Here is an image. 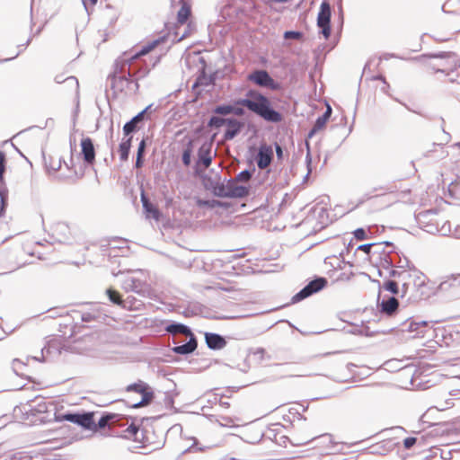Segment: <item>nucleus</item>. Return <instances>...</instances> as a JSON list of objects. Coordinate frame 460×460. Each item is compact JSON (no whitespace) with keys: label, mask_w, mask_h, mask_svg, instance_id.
Here are the masks:
<instances>
[{"label":"nucleus","mask_w":460,"mask_h":460,"mask_svg":"<svg viewBox=\"0 0 460 460\" xmlns=\"http://www.w3.org/2000/svg\"><path fill=\"white\" fill-rule=\"evenodd\" d=\"M247 111L266 122L277 124L283 120L282 113L273 107L270 99L255 88L246 90L243 97L216 105L212 109V113L213 116L223 118H226L227 115L244 117Z\"/></svg>","instance_id":"1"},{"label":"nucleus","mask_w":460,"mask_h":460,"mask_svg":"<svg viewBox=\"0 0 460 460\" xmlns=\"http://www.w3.org/2000/svg\"><path fill=\"white\" fill-rule=\"evenodd\" d=\"M74 314L64 315L59 323L58 334L47 337L45 345H66L68 339L74 338L73 342H82L84 345H101L106 333L101 331H92L89 327L75 323Z\"/></svg>","instance_id":"2"},{"label":"nucleus","mask_w":460,"mask_h":460,"mask_svg":"<svg viewBox=\"0 0 460 460\" xmlns=\"http://www.w3.org/2000/svg\"><path fill=\"white\" fill-rule=\"evenodd\" d=\"M403 325L405 330L411 333L414 332L412 338H420L423 341L420 345H427L434 341L435 345H449L446 335V329L443 327L434 328L433 324L428 321H417L411 317L407 319Z\"/></svg>","instance_id":"3"},{"label":"nucleus","mask_w":460,"mask_h":460,"mask_svg":"<svg viewBox=\"0 0 460 460\" xmlns=\"http://www.w3.org/2000/svg\"><path fill=\"white\" fill-rule=\"evenodd\" d=\"M132 66H127L118 58L113 65V71L108 75L107 80L111 82V89L113 96L117 97L118 93L137 94L139 91V84L133 79L131 75Z\"/></svg>","instance_id":"4"},{"label":"nucleus","mask_w":460,"mask_h":460,"mask_svg":"<svg viewBox=\"0 0 460 460\" xmlns=\"http://www.w3.org/2000/svg\"><path fill=\"white\" fill-rule=\"evenodd\" d=\"M202 181L204 188L218 198L244 199L250 194V186L234 184L233 181L224 184L204 174Z\"/></svg>","instance_id":"5"},{"label":"nucleus","mask_w":460,"mask_h":460,"mask_svg":"<svg viewBox=\"0 0 460 460\" xmlns=\"http://www.w3.org/2000/svg\"><path fill=\"white\" fill-rule=\"evenodd\" d=\"M246 122L236 117H218L211 116L208 122L207 127L210 129H219L221 127H226L223 134L224 141H231L235 138L245 128Z\"/></svg>","instance_id":"6"},{"label":"nucleus","mask_w":460,"mask_h":460,"mask_svg":"<svg viewBox=\"0 0 460 460\" xmlns=\"http://www.w3.org/2000/svg\"><path fill=\"white\" fill-rule=\"evenodd\" d=\"M167 38L168 34L162 35L157 39L148 41L146 44L141 46V48L136 51L130 50L123 52L122 55L119 58H120V61L124 63V65H127L128 66H133L135 61H137V59H140L143 56H146L148 53H150L161 43L165 42Z\"/></svg>","instance_id":"7"},{"label":"nucleus","mask_w":460,"mask_h":460,"mask_svg":"<svg viewBox=\"0 0 460 460\" xmlns=\"http://www.w3.org/2000/svg\"><path fill=\"white\" fill-rule=\"evenodd\" d=\"M247 80L259 87L274 92H279L283 89L282 84L274 80L265 69H253L248 74Z\"/></svg>","instance_id":"8"},{"label":"nucleus","mask_w":460,"mask_h":460,"mask_svg":"<svg viewBox=\"0 0 460 460\" xmlns=\"http://www.w3.org/2000/svg\"><path fill=\"white\" fill-rule=\"evenodd\" d=\"M328 285V279L325 277L314 276L301 290L296 293L290 300L291 305L297 304L305 298L320 292Z\"/></svg>","instance_id":"9"},{"label":"nucleus","mask_w":460,"mask_h":460,"mask_svg":"<svg viewBox=\"0 0 460 460\" xmlns=\"http://www.w3.org/2000/svg\"><path fill=\"white\" fill-rule=\"evenodd\" d=\"M436 295H444L449 299L460 298V273L447 276L437 287Z\"/></svg>","instance_id":"10"},{"label":"nucleus","mask_w":460,"mask_h":460,"mask_svg":"<svg viewBox=\"0 0 460 460\" xmlns=\"http://www.w3.org/2000/svg\"><path fill=\"white\" fill-rule=\"evenodd\" d=\"M374 249L372 251V258L371 260L374 261H379L381 267L384 269L391 268V260L388 256V253L395 249V245L394 243L389 241L380 242V243H373Z\"/></svg>","instance_id":"11"},{"label":"nucleus","mask_w":460,"mask_h":460,"mask_svg":"<svg viewBox=\"0 0 460 460\" xmlns=\"http://www.w3.org/2000/svg\"><path fill=\"white\" fill-rule=\"evenodd\" d=\"M126 391L128 393H137L141 395V400L132 404V407L134 408L146 406L154 399V392L152 388L146 383L141 380L128 385L126 387Z\"/></svg>","instance_id":"12"},{"label":"nucleus","mask_w":460,"mask_h":460,"mask_svg":"<svg viewBox=\"0 0 460 460\" xmlns=\"http://www.w3.org/2000/svg\"><path fill=\"white\" fill-rule=\"evenodd\" d=\"M152 107L153 104L147 105L124 124L123 134L125 137L137 133L143 127L144 122L148 119L147 112L151 111Z\"/></svg>","instance_id":"13"},{"label":"nucleus","mask_w":460,"mask_h":460,"mask_svg":"<svg viewBox=\"0 0 460 460\" xmlns=\"http://www.w3.org/2000/svg\"><path fill=\"white\" fill-rule=\"evenodd\" d=\"M377 308L381 314L386 316H394L399 312V301L394 296L385 295L381 296L379 292L377 295Z\"/></svg>","instance_id":"14"},{"label":"nucleus","mask_w":460,"mask_h":460,"mask_svg":"<svg viewBox=\"0 0 460 460\" xmlns=\"http://www.w3.org/2000/svg\"><path fill=\"white\" fill-rule=\"evenodd\" d=\"M51 238L53 243L62 244H72L74 240L69 226L64 222H58L53 226Z\"/></svg>","instance_id":"15"},{"label":"nucleus","mask_w":460,"mask_h":460,"mask_svg":"<svg viewBox=\"0 0 460 460\" xmlns=\"http://www.w3.org/2000/svg\"><path fill=\"white\" fill-rule=\"evenodd\" d=\"M81 153L82 159L86 165H92L95 162L96 152L93 141L90 137H84L81 139Z\"/></svg>","instance_id":"16"},{"label":"nucleus","mask_w":460,"mask_h":460,"mask_svg":"<svg viewBox=\"0 0 460 460\" xmlns=\"http://www.w3.org/2000/svg\"><path fill=\"white\" fill-rule=\"evenodd\" d=\"M209 147V144H202L198 149V159L194 165V172L196 174L200 175L199 165H203L204 168H208L212 164V155Z\"/></svg>","instance_id":"17"},{"label":"nucleus","mask_w":460,"mask_h":460,"mask_svg":"<svg viewBox=\"0 0 460 460\" xmlns=\"http://www.w3.org/2000/svg\"><path fill=\"white\" fill-rule=\"evenodd\" d=\"M178 5H180L181 8L177 13L176 22L172 24L170 22L164 23V27L168 31L166 34L168 35L171 34V27L172 29H179L180 26L184 25L187 22L189 17L191 14V7L190 3L178 4Z\"/></svg>","instance_id":"18"},{"label":"nucleus","mask_w":460,"mask_h":460,"mask_svg":"<svg viewBox=\"0 0 460 460\" xmlns=\"http://www.w3.org/2000/svg\"><path fill=\"white\" fill-rule=\"evenodd\" d=\"M164 330L172 336V341H181L178 336H184L186 332H190V326L173 321L166 323Z\"/></svg>","instance_id":"19"},{"label":"nucleus","mask_w":460,"mask_h":460,"mask_svg":"<svg viewBox=\"0 0 460 460\" xmlns=\"http://www.w3.org/2000/svg\"><path fill=\"white\" fill-rule=\"evenodd\" d=\"M273 160V150L270 146L262 145L260 146L256 163L260 169H265Z\"/></svg>","instance_id":"20"},{"label":"nucleus","mask_w":460,"mask_h":460,"mask_svg":"<svg viewBox=\"0 0 460 460\" xmlns=\"http://www.w3.org/2000/svg\"><path fill=\"white\" fill-rule=\"evenodd\" d=\"M140 199L142 208L146 217H152L155 220H159L162 217L161 211L154 203L151 202V200L149 199V198L146 196V192L143 190L141 191Z\"/></svg>","instance_id":"21"},{"label":"nucleus","mask_w":460,"mask_h":460,"mask_svg":"<svg viewBox=\"0 0 460 460\" xmlns=\"http://www.w3.org/2000/svg\"><path fill=\"white\" fill-rule=\"evenodd\" d=\"M430 69H432L435 73H441L444 74L445 76L448 77L449 82H451L452 76H456V74H458L460 70V63L457 64L456 61H454V65H450L449 63L442 64V67H436L433 64L428 65Z\"/></svg>","instance_id":"22"},{"label":"nucleus","mask_w":460,"mask_h":460,"mask_svg":"<svg viewBox=\"0 0 460 460\" xmlns=\"http://www.w3.org/2000/svg\"><path fill=\"white\" fill-rule=\"evenodd\" d=\"M151 68L148 67L146 62L142 59H137L134 62L131 69V75L134 80L137 83L140 79L145 78L150 73Z\"/></svg>","instance_id":"23"},{"label":"nucleus","mask_w":460,"mask_h":460,"mask_svg":"<svg viewBox=\"0 0 460 460\" xmlns=\"http://www.w3.org/2000/svg\"><path fill=\"white\" fill-rule=\"evenodd\" d=\"M319 131H320L319 128H317L314 125H313V127L307 132V135H306V137H305V146H306V155H305V165H306V169H307V173L305 176V180L310 175V173L312 172V170H313L312 169L313 158H312V155H311L310 144L308 142V139L312 138Z\"/></svg>","instance_id":"24"},{"label":"nucleus","mask_w":460,"mask_h":460,"mask_svg":"<svg viewBox=\"0 0 460 460\" xmlns=\"http://www.w3.org/2000/svg\"><path fill=\"white\" fill-rule=\"evenodd\" d=\"M332 9L330 4L323 0L317 14V26L331 24Z\"/></svg>","instance_id":"25"},{"label":"nucleus","mask_w":460,"mask_h":460,"mask_svg":"<svg viewBox=\"0 0 460 460\" xmlns=\"http://www.w3.org/2000/svg\"><path fill=\"white\" fill-rule=\"evenodd\" d=\"M132 292L137 294L142 297H152L154 294V290L152 289L150 284L146 281H143L139 279L136 278V283L132 288Z\"/></svg>","instance_id":"26"},{"label":"nucleus","mask_w":460,"mask_h":460,"mask_svg":"<svg viewBox=\"0 0 460 460\" xmlns=\"http://www.w3.org/2000/svg\"><path fill=\"white\" fill-rule=\"evenodd\" d=\"M120 307L129 311H141L145 308V303L134 296H128L123 298Z\"/></svg>","instance_id":"27"},{"label":"nucleus","mask_w":460,"mask_h":460,"mask_svg":"<svg viewBox=\"0 0 460 460\" xmlns=\"http://www.w3.org/2000/svg\"><path fill=\"white\" fill-rule=\"evenodd\" d=\"M456 53L452 51H439L435 53H424L420 56L412 58L411 60L422 62L426 59L430 58L449 59L452 58H456Z\"/></svg>","instance_id":"28"},{"label":"nucleus","mask_w":460,"mask_h":460,"mask_svg":"<svg viewBox=\"0 0 460 460\" xmlns=\"http://www.w3.org/2000/svg\"><path fill=\"white\" fill-rule=\"evenodd\" d=\"M133 135H129L128 137H125L122 141L119 144V155L121 162H126L128 160L130 149L132 146Z\"/></svg>","instance_id":"29"},{"label":"nucleus","mask_w":460,"mask_h":460,"mask_svg":"<svg viewBox=\"0 0 460 460\" xmlns=\"http://www.w3.org/2000/svg\"><path fill=\"white\" fill-rule=\"evenodd\" d=\"M202 333V332H199ZM206 345H226L230 337L223 336L216 332H204Z\"/></svg>","instance_id":"30"},{"label":"nucleus","mask_w":460,"mask_h":460,"mask_svg":"<svg viewBox=\"0 0 460 460\" xmlns=\"http://www.w3.org/2000/svg\"><path fill=\"white\" fill-rule=\"evenodd\" d=\"M148 137H143L137 146V156L134 167L137 169L142 168L145 164L146 149L147 146Z\"/></svg>","instance_id":"31"},{"label":"nucleus","mask_w":460,"mask_h":460,"mask_svg":"<svg viewBox=\"0 0 460 460\" xmlns=\"http://www.w3.org/2000/svg\"><path fill=\"white\" fill-rule=\"evenodd\" d=\"M193 149H194L193 140L189 139L183 147L181 156V163L185 167H189L191 164Z\"/></svg>","instance_id":"32"},{"label":"nucleus","mask_w":460,"mask_h":460,"mask_svg":"<svg viewBox=\"0 0 460 460\" xmlns=\"http://www.w3.org/2000/svg\"><path fill=\"white\" fill-rule=\"evenodd\" d=\"M43 162L48 173H50L51 172H56L61 168L62 157H58V161L55 162L53 156H46L43 153Z\"/></svg>","instance_id":"33"},{"label":"nucleus","mask_w":460,"mask_h":460,"mask_svg":"<svg viewBox=\"0 0 460 460\" xmlns=\"http://www.w3.org/2000/svg\"><path fill=\"white\" fill-rule=\"evenodd\" d=\"M94 414L93 412H87L81 414L78 425L85 429L96 432L95 422L93 420Z\"/></svg>","instance_id":"34"},{"label":"nucleus","mask_w":460,"mask_h":460,"mask_svg":"<svg viewBox=\"0 0 460 460\" xmlns=\"http://www.w3.org/2000/svg\"><path fill=\"white\" fill-rule=\"evenodd\" d=\"M209 85H213V79L208 77L207 70L199 69V75L193 83L192 88Z\"/></svg>","instance_id":"35"},{"label":"nucleus","mask_w":460,"mask_h":460,"mask_svg":"<svg viewBox=\"0 0 460 460\" xmlns=\"http://www.w3.org/2000/svg\"><path fill=\"white\" fill-rule=\"evenodd\" d=\"M373 282L376 283L378 285V288H381V282L377 279H372ZM382 288L385 290L390 292L392 295H398L399 294V287L396 281L386 279L382 284Z\"/></svg>","instance_id":"36"},{"label":"nucleus","mask_w":460,"mask_h":460,"mask_svg":"<svg viewBox=\"0 0 460 460\" xmlns=\"http://www.w3.org/2000/svg\"><path fill=\"white\" fill-rule=\"evenodd\" d=\"M74 319L81 320L84 323H91L100 317L98 313L95 312H81V311H73Z\"/></svg>","instance_id":"37"},{"label":"nucleus","mask_w":460,"mask_h":460,"mask_svg":"<svg viewBox=\"0 0 460 460\" xmlns=\"http://www.w3.org/2000/svg\"><path fill=\"white\" fill-rule=\"evenodd\" d=\"M8 189L6 186H0V218L4 217L8 207Z\"/></svg>","instance_id":"38"},{"label":"nucleus","mask_w":460,"mask_h":460,"mask_svg":"<svg viewBox=\"0 0 460 460\" xmlns=\"http://www.w3.org/2000/svg\"><path fill=\"white\" fill-rule=\"evenodd\" d=\"M55 82L57 84L72 83V85L75 87V93L77 94L79 93V82L75 76L70 75L65 77L63 74H59L55 76Z\"/></svg>","instance_id":"39"},{"label":"nucleus","mask_w":460,"mask_h":460,"mask_svg":"<svg viewBox=\"0 0 460 460\" xmlns=\"http://www.w3.org/2000/svg\"><path fill=\"white\" fill-rule=\"evenodd\" d=\"M171 33H172V43H178L180 41H181L182 40L188 38L190 33H191V23L189 22L187 24V27L185 29V31H183V33L179 36V31H178V29H172L171 28Z\"/></svg>","instance_id":"40"},{"label":"nucleus","mask_w":460,"mask_h":460,"mask_svg":"<svg viewBox=\"0 0 460 460\" xmlns=\"http://www.w3.org/2000/svg\"><path fill=\"white\" fill-rule=\"evenodd\" d=\"M105 292L111 303L120 306L123 298L119 291L112 288H109Z\"/></svg>","instance_id":"41"},{"label":"nucleus","mask_w":460,"mask_h":460,"mask_svg":"<svg viewBox=\"0 0 460 460\" xmlns=\"http://www.w3.org/2000/svg\"><path fill=\"white\" fill-rule=\"evenodd\" d=\"M196 205L199 208H217V205H221L220 200L217 199H206L199 197H197L195 199Z\"/></svg>","instance_id":"42"},{"label":"nucleus","mask_w":460,"mask_h":460,"mask_svg":"<svg viewBox=\"0 0 460 460\" xmlns=\"http://www.w3.org/2000/svg\"><path fill=\"white\" fill-rule=\"evenodd\" d=\"M184 337V340H173V345H198V339L191 330L190 332H186Z\"/></svg>","instance_id":"43"},{"label":"nucleus","mask_w":460,"mask_h":460,"mask_svg":"<svg viewBox=\"0 0 460 460\" xmlns=\"http://www.w3.org/2000/svg\"><path fill=\"white\" fill-rule=\"evenodd\" d=\"M6 171V155L0 151V186H6L4 173Z\"/></svg>","instance_id":"44"},{"label":"nucleus","mask_w":460,"mask_h":460,"mask_svg":"<svg viewBox=\"0 0 460 460\" xmlns=\"http://www.w3.org/2000/svg\"><path fill=\"white\" fill-rule=\"evenodd\" d=\"M255 172V167L252 169H244L237 173L236 180L239 181H249Z\"/></svg>","instance_id":"45"},{"label":"nucleus","mask_w":460,"mask_h":460,"mask_svg":"<svg viewBox=\"0 0 460 460\" xmlns=\"http://www.w3.org/2000/svg\"><path fill=\"white\" fill-rule=\"evenodd\" d=\"M304 34L299 31H286L283 34L285 40H302Z\"/></svg>","instance_id":"46"},{"label":"nucleus","mask_w":460,"mask_h":460,"mask_svg":"<svg viewBox=\"0 0 460 460\" xmlns=\"http://www.w3.org/2000/svg\"><path fill=\"white\" fill-rule=\"evenodd\" d=\"M136 283V278L135 277H132V276H128L123 281H122V284H121V287L122 288L126 291V292H132V288L134 286V284Z\"/></svg>","instance_id":"47"},{"label":"nucleus","mask_w":460,"mask_h":460,"mask_svg":"<svg viewBox=\"0 0 460 460\" xmlns=\"http://www.w3.org/2000/svg\"><path fill=\"white\" fill-rule=\"evenodd\" d=\"M374 249V243H364V244H360L359 246L357 247L354 254H356L357 252L358 251H362L364 252L368 257L369 259L371 260L372 258V251Z\"/></svg>","instance_id":"48"},{"label":"nucleus","mask_w":460,"mask_h":460,"mask_svg":"<svg viewBox=\"0 0 460 460\" xmlns=\"http://www.w3.org/2000/svg\"><path fill=\"white\" fill-rule=\"evenodd\" d=\"M453 230L449 221L445 222L441 227H438V234L443 236L452 235Z\"/></svg>","instance_id":"49"},{"label":"nucleus","mask_w":460,"mask_h":460,"mask_svg":"<svg viewBox=\"0 0 460 460\" xmlns=\"http://www.w3.org/2000/svg\"><path fill=\"white\" fill-rule=\"evenodd\" d=\"M353 236L358 241H363L368 238L367 231L363 227H358L353 231Z\"/></svg>","instance_id":"50"},{"label":"nucleus","mask_w":460,"mask_h":460,"mask_svg":"<svg viewBox=\"0 0 460 460\" xmlns=\"http://www.w3.org/2000/svg\"><path fill=\"white\" fill-rule=\"evenodd\" d=\"M197 347H172V352L173 354H189L194 351Z\"/></svg>","instance_id":"51"},{"label":"nucleus","mask_w":460,"mask_h":460,"mask_svg":"<svg viewBox=\"0 0 460 460\" xmlns=\"http://www.w3.org/2000/svg\"><path fill=\"white\" fill-rule=\"evenodd\" d=\"M397 258H398V260L395 261V263H396L395 268L405 269V268L409 267L410 261L402 252H399V257H397Z\"/></svg>","instance_id":"52"},{"label":"nucleus","mask_w":460,"mask_h":460,"mask_svg":"<svg viewBox=\"0 0 460 460\" xmlns=\"http://www.w3.org/2000/svg\"><path fill=\"white\" fill-rule=\"evenodd\" d=\"M113 418V416L111 415H105V416H102L98 423H95V427H96V431H98L99 429H103L107 426L108 422Z\"/></svg>","instance_id":"53"},{"label":"nucleus","mask_w":460,"mask_h":460,"mask_svg":"<svg viewBox=\"0 0 460 460\" xmlns=\"http://www.w3.org/2000/svg\"><path fill=\"white\" fill-rule=\"evenodd\" d=\"M47 313L49 314V318H62L65 315L64 309L62 308H50L47 311Z\"/></svg>","instance_id":"54"},{"label":"nucleus","mask_w":460,"mask_h":460,"mask_svg":"<svg viewBox=\"0 0 460 460\" xmlns=\"http://www.w3.org/2000/svg\"><path fill=\"white\" fill-rule=\"evenodd\" d=\"M319 28V32L323 36V38L325 40H328L332 34V25L331 24H326V25H322V26H318Z\"/></svg>","instance_id":"55"},{"label":"nucleus","mask_w":460,"mask_h":460,"mask_svg":"<svg viewBox=\"0 0 460 460\" xmlns=\"http://www.w3.org/2000/svg\"><path fill=\"white\" fill-rule=\"evenodd\" d=\"M97 2L98 0H82L83 5L88 15H90L93 6L97 4Z\"/></svg>","instance_id":"56"},{"label":"nucleus","mask_w":460,"mask_h":460,"mask_svg":"<svg viewBox=\"0 0 460 460\" xmlns=\"http://www.w3.org/2000/svg\"><path fill=\"white\" fill-rule=\"evenodd\" d=\"M424 231L429 234H438V226L432 223H427L424 226Z\"/></svg>","instance_id":"57"},{"label":"nucleus","mask_w":460,"mask_h":460,"mask_svg":"<svg viewBox=\"0 0 460 460\" xmlns=\"http://www.w3.org/2000/svg\"><path fill=\"white\" fill-rule=\"evenodd\" d=\"M388 256L391 260V268H395V266H396L395 261L398 260L397 257H399V252L395 248V249H394L393 252H391V253H388Z\"/></svg>","instance_id":"58"},{"label":"nucleus","mask_w":460,"mask_h":460,"mask_svg":"<svg viewBox=\"0 0 460 460\" xmlns=\"http://www.w3.org/2000/svg\"><path fill=\"white\" fill-rule=\"evenodd\" d=\"M417 439L416 438H413V437H409V438H406L404 440H403V446L406 449H409L411 448L412 446L415 445Z\"/></svg>","instance_id":"59"},{"label":"nucleus","mask_w":460,"mask_h":460,"mask_svg":"<svg viewBox=\"0 0 460 460\" xmlns=\"http://www.w3.org/2000/svg\"><path fill=\"white\" fill-rule=\"evenodd\" d=\"M385 270H388V276H386L385 279H390V278H398L402 273L399 270H394V268L385 269Z\"/></svg>","instance_id":"60"},{"label":"nucleus","mask_w":460,"mask_h":460,"mask_svg":"<svg viewBox=\"0 0 460 460\" xmlns=\"http://www.w3.org/2000/svg\"><path fill=\"white\" fill-rule=\"evenodd\" d=\"M332 107L330 105H328L325 111L319 117L321 119H323V120H325L326 122H328V120L330 119V118L332 116Z\"/></svg>","instance_id":"61"},{"label":"nucleus","mask_w":460,"mask_h":460,"mask_svg":"<svg viewBox=\"0 0 460 460\" xmlns=\"http://www.w3.org/2000/svg\"><path fill=\"white\" fill-rule=\"evenodd\" d=\"M275 151H276L277 159L282 160L284 157V150H283L282 146L278 143H275Z\"/></svg>","instance_id":"62"},{"label":"nucleus","mask_w":460,"mask_h":460,"mask_svg":"<svg viewBox=\"0 0 460 460\" xmlns=\"http://www.w3.org/2000/svg\"><path fill=\"white\" fill-rule=\"evenodd\" d=\"M345 244V252H341L340 253V256H344L345 252L348 254L349 253L350 250L353 248V239L351 238L347 243L344 242Z\"/></svg>","instance_id":"63"},{"label":"nucleus","mask_w":460,"mask_h":460,"mask_svg":"<svg viewBox=\"0 0 460 460\" xmlns=\"http://www.w3.org/2000/svg\"><path fill=\"white\" fill-rule=\"evenodd\" d=\"M326 123H327V122H326L325 120H323V119H321L320 117H318V118L315 119V121H314V125L317 128H319V130H321V129H323V128L326 126Z\"/></svg>","instance_id":"64"}]
</instances>
